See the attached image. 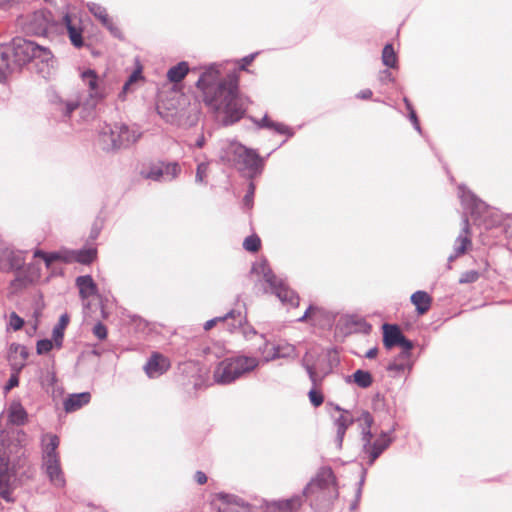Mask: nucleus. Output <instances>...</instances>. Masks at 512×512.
I'll return each instance as SVG.
<instances>
[{"instance_id":"obj_1","label":"nucleus","mask_w":512,"mask_h":512,"mask_svg":"<svg viewBox=\"0 0 512 512\" xmlns=\"http://www.w3.org/2000/svg\"><path fill=\"white\" fill-rule=\"evenodd\" d=\"M80 78L84 87L81 93L67 100H63L59 96H55L52 100L59 106L58 109L65 117H69L80 105L94 108L107 96L104 80L101 79L94 70H84L81 72Z\"/></svg>"},{"instance_id":"obj_2","label":"nucleus","mask_w":512,"mask_h":512,"mask_svg":"<svg viewBox=\"0 0 512 512\" xmlns=\"http://www.w3.org/2000/svg\"><path fill=\"white\" fill-rule=\"evenodd\" d=\"M303 494L310 500V505L315 511H328L338 496L335 476L331 468H321L316 477L305 487Z\"/></svg>"},{"instance_id":"obj_3","label":"nucleus","mask_w":512,"mask_h":512,"mask_svg":"<svg viewBox=\"0 0 512 512\" xmlns=\"http://www.w3.org/2000/svg\"><path fill=\"white\" fill-rule=\"evenodd\" d=\"M355 422L361 430V443L363 458L367 459L369 466L373 465L376 459L391 445L393 439L388 432L382 431L375 440H373L372 426L374 418L369 411L363 410L355 418Z\"/></svg>"},{"instance_id":"obj_4","label":"nucleus","mask_w":512,"mask_h":512,"mask_svg":"<svg viewBox=\"0 0 512 512\" xmlns=\"http://www.w3.org/2000/svg\"><path fill=\"white\" fill-rule=\"evenodd\" d=\"M221 66V64H211L202 72L196 82L197 88L203 94L205 104L209 107L217 106L219 97L230 86V80L238 78L236 71H233L221 79Z\"/></svg>"},{"instance_id":"obj_5","label":"nucleus","mask_w":512,"mask_h":512,"mask_svg":"<svg viewBox=\"0 0 512 512\" xmlns=\"http://www.w3.org/2000/svg\"><path fill=\"white\" fill-rule=\"evenodd\" d=\"M141 136L142 133L137 128L125 124H105L99 131L98 142L104 151L109 152L128 148Z\"/></svg>"},{"instance_id":"obj_6","label":"nucleus","mask_w":512,"mask_h":512,"mask_svg":"<svg viewBox=\"0 0 512 512\" xmlns=\"http://www.w3.org/2000/svg\"><path fill=\"white\" fill-rule=\"evenodd\" d=\"M259 365L256 357L237 356L220 361L214 369L213 379L221 385L231 384Z\"/></svg>"},{"instance_id":"obj_7","label":"nucleus","mask_w":512,"mask_h":512,"mask_svg":"<svg viewBox=\"0 0 512 512\" xmlns=\"http://www.w3.org/2000/svg\"><path fill=\"white\" fill-rule=\"evenodd\" d=\"M238 78L230 80V86L219 97L218 105L212 107L215 110L223 108L225 113L224 124L230 125L239 121L245 114L246 106L238 94Z\"/></svg>"},{"instance_id":"obj_8","label":"nucleus","mask_w":512,"mask_h":512,"mask_svg":"<svg viewBox=\"0 0 512 512\" xmlns=\"http://www.w3.org/2000/svg\"><path fill=\"white\" fill-rule=\"evenodd\" d=\"M252 271L262 275L263 280L269 285L271 293L275 294L282 303L298 306L299 299L294 291L282 279L278 278L265 262L254 265Z\"/></svg>"},{"instance_id":"obj_9","label":"nucleus","mask_w":512,"mask_h":512,"mask_svg":"<svg viewBox=\"0 0 512 512\" xmlns=\"http://www.w3.org/2000/svg\"><path fill=\"white\" fill-rule=\"evenodd\" d=\"M227 154L229 161H233L239 170L248 171L250 174L255 173L261 166L258 153L240 143H230L227 147Z\"/></svg>"},{"instance_id":"obj_10","label":"nucleus","mask_w":512,"mask_h":512,"mask_svg":"<svg viewBox=\"0 0 512 512\" xmlns=\"http://www.w3.org/2000/svg\"><path fill=\"white\" fill-rule=\"evenodd\" d=\"M9 453L7 447H0V494L8 502L11 501L10 483L15 477V466L11 464Z\"/></svg>"},{"instance_id":"obj_11","label":"nucleus","mask_w":512,"mask_h":512,"mask_svg":"<svg viewBox=\"0 0 512 512\" xmlns=\"http://www.w3.org/2000/svg\"><path fill=\"white\" fill-rule=\"evenodd\" d=\"M181 168L176 162H159L153 164L149 169L143 172L146 179L153 181H172L180 173Z\"/></svg>"},{"instance_id":"obj_12","label":"nucleus","mask_w":512,"mask_h":512,"mask_svg":"<svg viewBox=\"0 0 512 512\" xmlns=\"http://www.w3.org/2000/svg\"><path fill=\"white\" fill-rule=\"evenodd\" d=\"M37 45V43L26 39L14 40L11 55L13 54L15 63L22 66L32 62L33 57H35Z\"/></svg>"},{"instance_id":"obj_13","label":"nucleus","mask_w":512,"mask_h":512,"mask_svg":"<svg viewBox=\"0 0 512 512\" xmlns=\"http://www.w3.org/2000/svg\"><path fill=\"white\" fill-rule=\"evenodd\" d=\"M330 405L333 406L337 412H340V415L335 417L333 421L334 427L336 429L335 443L337 448L340 449L342 447L346 431L355 422V418L350 411L341 408L339 405Z\"/></svg>"},{"instance_id":"obj_14","label":"nucleus","mask_w":512,"mask_h":512,"mask_svg":"<svg viewBox=\"0 0 512 512\" xmlns=\"http://www.w3.org/2000/svg\"><path fill=\"white\" fill-rule=\"evenodd\" d=\"M24 257L5 244H0V271L10 272L19 270L24 265Z\"/></svg>"},{"instance_id":"obj_15","label":"nucleus","mask_w":512,"mask_h":512,"mask_svg":"<svg viewBox=\"0 0 512 512\" xmlns=\"http://www.w3.org/2000/svg\"><path fill=\"white\" fill-rule=\"evenodd\" d=\"M218 501L215 505L219 512H252L247 502L234 495L219 494Z\"/></svg>"},{"instance_id":"obj_16","label":"nucleus","mask_w":512,"mask_h":512,"mask_svg":"<svg viewBox=\"0 0 512 512\" xmlns=\"http://www.w3.org/2000/svg\"><path fill=\"white\" fill-rule=\"evenodd\" d=\"M32 63L37 68V72L47 78L50 76L54 65L53 55L49 49L38 44Z\"/></svg>"},{"instance_id":"obj_17","label":"nucleus","mask_w":512,"mask_h":512,"mask_svg":"<svg viewBox=\"0 0 512 512\" xmlns=\"http://www.w3.org/2000/svg\"><path fill=\"white\" fill-rule=\"evenodd\" d=\"M170 360L160 353H153L144 365V371L149 378H157L170 368Z\"/></svg>"},{"instance_id":"obj_18","label":"nucleus","mask_w":512,"mask_h":512,"mask_svg":"<svg viewBox=\"0 0 512 512\" xmlns=\"http://www.w3.org/2000/svg\"><path fill=\"white\" fill-rule=\"evenodd\" d=\"M42 468L54 487L63 488L65 486L66 480L61 468L60 458L42 463Z\"/></svg>"},{"instance_id":"obj_19","label":"nucleus","mask_w":512,"mask_h":512,"mask_svg":"<svg viewBox=\"0 0 512 512\" xmlns=\"http://www.w3.org/2000/svg\"><path fill=\"white\" fill-rule=\"evenodd\" d=\"M42 463L51 462L59 459L57 449L59 447L60 440L57 435L45 434L42 436Z\"/></svg>"},{"instance_id":"obj_20","label":"nucleus","mask_w":512,"mask_h":512,"mask_svg":"<svg viewBox=\"0 0 512 512\" xmlns=\"http://www.w3.org/2000/svg\"><path fill=\"white\" fill-rule=\"evenodd\" d=\"M459 196L464 208L469 210L471 214L480 213L486 207L484 202L463 185L459 186Z\"/></svg>"},{"instance_id":"obj_21","label":"nucleus","mask_w":512,"mask_h":512,"mask_svg":"<svg viewBox=\"0 0 512 512\" xmlns=\"http://www.w3.org/2000/svg\"><path fill=\"white\" fill-rule=\"evenodd\" d=\"M470 226L469 220L466 216L462 219V230L455 240L454 244V257H459L464 254L469 246H471V239L469 237Z\"/></svg>"},{"instance_id":"obj_22","label":"nucleus","mask_w":512,"mask_h":512,"mask_svg":"<svg viewBox=\"0 0 512 512\" xmlns=\"http://www.w3.org/2000/svg\"><path fill=\"white\" fill-rule=\"evenodd\" d=\"M301 505L302 496H294L284 501L270 503L266 512H296Z\"/></svg>"},{"instance_id":"obj_23","label":"nucleus","mask_w":512,"mask_h":512,"mask_svg":"<svg viewBox=\"0 0 512 512\" xmlns=\"http://www.w3.org/2000/svg\"><path fill=\"white\" fill-rule=\"evenodd\" d=\"M383 344L387 349L400 344L403 333L397 325L384 324L383 325Z\"/></svg>"},{"instance_id":"obj_24","label":"nucleus","mask_w":512,"mask_h":512,"mask_svg":"<svg viewBox=\"0 0 512 512\" xmlns=\"http://www.w3.org/2000/svg\"><path fill=\"white\" fill-rule=\"evenodd\" d=\"M76 285L82 299H87L98 292L97 285L90 275H83L76 278Z\"/></svg>"},{"instance_id":"obj_25","label":"nucleus","mask_w":512,"mask_h":512,"mask_svg":"<svg viewBox=\"0 0 512 512\" xmlns=\"http://www.w3.org/2000/svg\"><path fill=\"white\" fill-rule=\"evenodd\" d=\"M63 22H64V24L66 26V29H67V32H68L69 39H70L71 43L76 48H81L83 46V44H84L83 38H82V29H81V27L77 26L73 22V19H72V17L69 14H66L63 17Z\"/></svg>"},{"instance_id":"obj_26","label":"nucleus","mask_w":512,"mask_h":512,"mask_svg":"<svg viewBox=\"0 0 512 512\" xmlns=\"http://www.w3.org/2000/svg\"><path fill=\"white\" fill-rule=\"evenodd\" d=\"M91 395L89 392L72 394L64 401V409L66 412H73L89 403Z\"/></svg>"},{"instance_id":"obj_27","label":"nucleus","mask_w":512,"mask_h":512,"mask_svg":"<svg viewBox=\"0 0 512 512\" xmlns=\"http://www.w3.org/2000/svg\"><path fill=\"white\" fill-rule=\"evenodd\" d=\"M410 300L420 315L426 313L431 307L432 298L425 291L419 290L414 292Z\"/></svg>"},{"instance_id":"obj_28","label":"nucleus","mask_w":512,"mask_h":512,"mask_svg":"<svg viewBox=\"0 0 512 512\" xmlns=\"http://www.w3.org/2000/svg\"><path fill=\"white\" fill-rule=\"evenodd\" d=\"M346 383H355L360 388H368L373 383V377L369 371L362 369L356 370L352 375L345 379Z\"/></svg>"},{"instance_id":"obj_29","label":"nucleus","mask_w":512,"mask_h":512,"mask_svg":"<svg viewBox=\"0 0 512 512\" xmlns=\"http://www.w3.org/2000/svg\"><path fill=\"white\" fill-rule=\"evenodd\" d=\"M9 353H10L9 359L11 361V365H12L13 369L16 371H19L24 366V363L23 362L17 363L15 361L16 355L19 354L22 361H25L29 355L27 348L23 345L12 343L9 348Z\"/></svg>"},{"instance_id":"obj_30","label":"nucleus","mask_w":512,"mask_h":512,"mask_svg":"<svg viewBox=\"0 0 512 512\" xmlns=\"http://www.w3.org/2000/svg\"><path fill=\"white\" fill-rule=\"evenodd\" d=\"M11 48L0 46V82H3L11 71Z\"/></svg>"},{"instance_id":"obj_31","label":"nucleus","mask_w":512,"mask_h":512,"mask_svg":"<svg viewBox=\"0 0 512 512\" xmlns=\"http://www.w3.org/2000/svg\"><path fill=\"white\" fill-rule=\"evenodd\" d=\"M189 72V67L186 62H180L177 65L171 67L167 72V78L170 82L178 83L184 79Z\"/></svg>"},{"instance_id":"obj_32","label":"nucleus","mask_w":512,"mask_h":512,"mask_svg":"<svg viewBox=\"0 0 512 512\" xmlns=\"http://www.w3.org/2000/svg\"><path fill=\"white\" fill-rule=\"evenodd\" d=\"M9 420L15 425H23L27 420V412L20 403H13L9 409Z\"/></svg>"},{"instance_id":"obj_33","label":"nucleus","mask_w":512,"mask_h":512,"mask_svg":"<svg viewBox=\"0 0 512 512\" xmlns=\"http://www.w3.org/2000/svg\"><path fill=\"white\" fill-rule=\"evenodd\" d=\"M69 323V316L67 314H63L60 316L58 324L53 328L52 337L57 348L62 346L64 330Z\"/></svg>"},{"instance_id":"obj_34","label":"nucleus","mask_w":512,"mask_h":512,"mask_svg":"<svg viewBox=\"0 0 512 512\" xmlns=\"http://www.w3.org/2000/svg\"><path fill=\"white\" fill-rule=\"evenodd\" d=\"M258 128L273 129L279 134H286L289 132V128L281 123L274 122L265 115L261 120H254Z\"/></svg>"},{"instance_id":"obj_35","label":"nucleus","mask_w":512,"mask_h":512,"mask_svg":"<svg viewBox=\"0 0 512 512\" xmlns=\"http://www.w3.org/2000/svg\"><path fill=\"white\" fill-rule=\"evenodd\" d=\"M87 8L89 12L101 22L102 25L108 24V20L110 18L107 14L106 8L94 2L87 3Z\"/></svg>"},{"instance_id":"obj_36","label":"nucleus","mask_w":512,"mask_h":512,"mask_svg":"<svg viewBox=\"0 0 512 512\" xmlns=\"http://www.w3.org/2000/svg\"><path fill=\"white\" fill-rule=\"evenodd\" d=\"M382 62L385 66L394 68L397 64V56L391 44H386L382 51Z\"/></svg>"},{"instance_id":"obj_37","label":"nucleus","mask_w":512,"mask_h":512,"mask_svg":"<svg viewBox=\"0 0 512 512\" xmlns=\"http://www.w3.org/2000/svg\"><path fill=\"white\" fill-rule=\"evenodd\" d=\"M96 257L95 249H83L73 252V258L81 264H89Z\"/></svg>"},{"instance_id":"obj_38","label":"nucleus","mask_w":512,"mask_h":512,"mask_svg":"<svg viewBox=\"0 0 512 512\" xmlns=\"http://www.w3.org/2000/svg\"><path fill=\"white\" fill-rule=\"evenodd\" d=\"M260 244V238L256 235H251L245 238L243 242V247L247 251L256 252L259 250Z\"/></svg>"},{"instance_id":"obj_39","label":"nucleus","mask_w":512,"mask_h":512,"mask_svg":"<svg viewBox=\"0 0 512 512\" xmlns=\"http://www.w3.org/2000/svg\"><path fill=\"white\" fill-rule=\"evenodd\" d=\"M272 350L273 353L271 354V356L266 357L267 361L270 359L286 357L293 351V348L290 345H286L285 347H281L280 345H278L272 346Z\"/></svg>"},{"instance_id":"obj_40","label":"nucleus","mask_w":512,"mask_h":512,"mask_svg":"<svg viewBox=\"0 0 512 512\" xmlns=\"http://www.w3.org/2000/svg\"><path fill=\"white\" fill-rule=\"evenodd\" d=\"M34 257L35 258H37V257L42 258L45 261L47 266H50L51 263H53L56 260L62 259L61 254L58 253V252L45 253V252H43L41 250H36L34 252Z\"/></svg>"},{"instance_id":"obj_41","label":"nucleus","mask_w":512,"mask_h":512,"mask_svg":"<svg viewBox=\"0 0 512 512\" xmlns=\"http://www.w3.org/2000/svg\"><path fill=\"white\" fill-rule=\"evenodd\" d=\"M30 283H31V279L28 276L22 275V274H17L15 279H13L11 281L10 285L13 290L17 291V290L27 287Z\"/></svg>"},{"instance_id":"obj_42","label":"nucleus","mask_w":512,"mask_h":512,"mask_svg":"<svg viewBox=\"0 0 512 512\" xmlns=\"http://www.w3.org/2000/svg\"><path fill=\"white\" fill-rule=\"evenodd\" d=\"M397 346H400L403 351L399 355V359L407 360L410 357L411 350L414 347V344L411 340L407 339L405 336H403L400 344Z\"/></svg>"},{"instance_id":"obj_43","label":"nucleus","mask_w":512,"mask_h":512,"mask_svg":"<svg viewBox=\"0 0 512 512\" xmlns=\"http://www.w3.org/2000/svg\"><path fill=\"white\" fill-rule=\"evenodd\" d=\"M303 366L309 376V379L313 384V387H317L321 383L322 378L318 375L313 365H310L309 363L304 361Z\"/></svg>"},{"instance_id":"obj_44","label":"nucleus","mask_w":512,"mask_h":512,"mask_svg":"<svg viewBox=\"0 0 512 512\" xmlns=\"http://www.w3.org/2000/svg\"><path fill=\"white\" fill-rule=\"evenodd\" d=\"M480 277V274L476 270H469L465 271L461 274V277L459 278L460 284H468V283H474L476 282Z\"/></svg>"},{"instance_id":"obj_45","label":"nucleus","mask_w":512,"mask_h":512,"mask_svg":"<svg viewBox=\"0 0 512 512\" xmlns=\"http://www.w3.org/2000/svg\"><path fill=\"white\" fill-rule=\"evenodd\" d=\"M53 346H55V343L52 340H49V339L39 340L36 345L37 354L42 355V354L48 353L53 348Z\"/></svg>"},{"instance_id":"obj_46","label":"nucleus","mask_w":512,"mask_h":512,"mask_svg":"<svg viewBox=\"0 0 512 512\" xmlns=\"http://www.w3.org/2000/svg\"><path fill=\"white\" fill-rule=\"evenodd\" d=\"M24 325V320L15 312L9 316V327L14 331L20 330Z\"/></svg>"},{"instance_id":"obj_47","label":"nucleus","mask_w":512,"mask_h":512,"mask_svg":"<svg viewBox=\"0 0 512 512\" xmlns=\"http://www.w3.org/2000/svg\"><path fill=\"white\" fill-rule=\"evenodd\" d=\"M404 102L406 104V107L407 109L409 110V119L411 120V122L413 123V126L414 128L419 132L421 133V127H420V124H419V121H418V118H417V115H416V112L414 111L411 103L409 102V100L407 98H404Z\"/></svg>"},{"instance_id":"obj_48","label":"nucleus","mask_w":512,"mask_h":512,"mask_svg":"<svg viewBox=\"0 0 512 512\" xmlns=\"http://www.w3.org/2000/svg\"><path fill=\"white\" fill-rule=\"evenodd\" d=\"M308 396H309V400H310L311 404L314 407H319L324 401V397H323L322 393H320L319 391H316L315 387H313L309 391Z\"/></svg>"},{"instance_id":"obj_49","label":"nucleus","mask_w":512,"mask_h":512,"mask_svg":"<svg viewBox=\"0 0 512 512\" xmlns=\"http://www.w3.org/2000/svg\"><path fill=\"white\" fill-rule=\"evenodd\" d=\"M208 171V163L202 162L198 164L196 170V182L202 183L204 182L205 177L207 176Z\"/></svg>"},{"instance_id":"obj_50","label":"nucleus","mask_w":512,"mask_h":512,"mask_svg":"<svg viewBox=\"0 0 512 512\" xmlns=\"http://www.w3.org/2000/svg\"><path fill=\"white\" fill-rule=\"evenodd\" d=\"M93 333L94 335L100 339V340H104L106 337H107V328L104 324H102L101 322H98L94 327H93Z\"/></svg>"},{"instance_id":"obj_51","label":"nucleus","mask_w":512,"mask_h":512,"mask_svg":"<svg viewBox=\"0 0 512 512\" xmlns=\"http://www.w3.org/2000/svg\"><path fill=\"white\" fill-rule=\"evenodd\" d=\"M254 190H255L254 184L251 182L249 184V190H248V192L246 193V195L244 196V199H243V203H244V205L247 208H251L252 207Z\"/></svg>"},{"instance_id":"obj_52","label":"nucleus","mask_w":512,"mask_h":512,"mask_svg":"<svg viewBox=\"0 0 512 512\" xmlns=\"http://www.w3.org/2000/svg\"><path fill=\"white\" fill-rule=\"evenodd\" d=\"M232 315H233V311H230L227 313V315L225 317H215L213 319H210L204 324V329L210 330L212 327H214L216 325L217 322L224 321L227 317H230Z\"/></svg>"},{"instance_id":"obj_53","label":"nucleus","mask_w":512,"mask_h":512,"mask_svg":"<svg viewBox=\"0 0 512 512\" xmlns=\"http://www.w3.org/2000/svg\"><path fill=\"white\" fill-rule=\"evenodd\" d=\"M406 367H407V365L405 363L398 362V360L395 359L394 361L389 363V365L387 366V370L395 371V372H402L406 369Z\"/></svg>"},{"instance_id":"obj_54","label":"nucleus","mask_w":512,"mask_h":512,"mask_svg":"<svg viewBox=\"0 0 512 512\" xmlns=\"http://www.w3.org/2000/svg\"><path fill=\"white\" fill-rule=\"evenodd\" d=\"M103 26H105L114 37H122L120 29L112 22L111 19L108 20V24H103Z\"/></svg>"},{"instance_id":"obj_55","label":"nucleus","mask_w":512,"mask_h":512,"mask_svg":"<svg viewBox=\"0 0 512 512\" xmlns=\"http://www.w3.org/2000/svg\"><path fill=\"white\" fill-rule=\"evenodd\" d=\"M257 53L249 54L241 59V65L239 67L240 70H246V66L249 65L255 58Z\"/></svg>"},{"instance_id":"obj_56","label":"nucleus","mask_w":512,"mask_h":512,"mask_svg":"<svg viewBox=\"0 0 512 512\" xmlns=\"http://www.w3.org/2000/svg\"><path fill=\"white\" fill-rule=\"evenodd\" d=\"M18 384H19L18 376H17V374H13L9 378L5 388H6V390H10V389L18 386Z\"/></svg>"},{"instance_id":"obj_57","label":"nucleus","mask_w":512,"mask_h":512,"mask_svg":"<svg viewBox=\"0 0 512 512\" xmlns=\"http://www.w3.org/2000/svg\"><path fill=\"white\" fill-rule=\"evenodd\" d=\"M363 483H364V476L359 481V487H358L357 492H356V500H355V502L351 506L352 509H354L357 506V504H358V502L360 500Z\"/></svg>"},{"instance_id":"obj_58","label":"nucleus","mask_w":512,"mask_h":512,"mask_svg":"<svg viewBox=\"0 0 512 512\" xmlns=\"http://www.w3.org/2000/svg\"><path fill=\"white\" fill-rule=\"evenodd\" d=\"M195 480L198 484L200 485H203L207 482V476L204 472L202 471H197L195 473Z\"/></svg>"},{"instance_id":"obj_59","label":"nucleus","mask_w":512,"mask_h":512,"mask_svg":"<svg viewBox=\"0 0 512 512\" xmlns=\"http://www.w3.org/2000/svg\"><path fill=\"white\" fill-rule=\"evenodd\" d=\"M371 97H372V91L370 89L361 90L357 94V98L363 99V100L370 99Z\"/></svg>"},{"instance_id":"obj_60","label":"nucleus","mask_w":512,"mask_h":512,"mask_svg":"<svg viewBox=\"0 0 512 512\" xmlns=\"http://www.w3.org/2000/svg\"><path fill=\"white\" fill-rule=\"evenodd\" d=\"M377 354H378V349L376 347H373L366 352L365 357L368 359H373L377 356Z\"/></svg>"},{"instance_id":"obj_61","label":"nucleus","mask_w":512,"mask_h":512,"mask_svg":"<svg viewBox=\"0 0 512 512\" xmlns=\"http://www.w3.org/2000/svg\"><path fill=\"white\" fill-rule=\"evenodd\" d=\"M314 310H315V308H314L313 306H309V307H308V309L305 311L304 315H303V316H301V317L298 319V321H299V322H303V321H305V320L308 318V316H309V315H310Z\"/></svg>"},{"instance_id":"obj_62","label":"nucleus","mask_w":512,"mask_h":512,"mask_svg":"<svg viewBox=\"0 0 512 512\" xmlns=\"http://www.w3.org/2000/svg\"><path fill=\"white\" fill-rule=\"evenodd\" d=\"M381 80L382 81H385V80L392 81L393 80L392 74L388 70L383 71Z\"/></svg>"},{"instance_id":"obj_63","label":"nucleus","mask_w":512,"mask_h":512,"mask_svg":"<svg viewBox=\"0 0 512 512\" xmlns=\"http://www.w3.org/2000/svg\"><path fill=\"white\" fill-rule=\"evenodd\" d=\"M137 75H138V73H137V72H134V73L130 76L129 81H128V82H126V83H125V85H124V87H123V88H124V90H126V89H127V87L130 85V83H131V82H133V81L137 78Z\"/></svg>"},{"instance_id":"obj_64","label":"nucleus","mask_w":512,"mask_h":512,"mask_svg":"<svg viewBox=\"0 0 512 512\" xmlns=\"http://www.w3.org/2000/svg\"><path fill=\"white\" fill-rule=\"evenodd\" d=\"M204 144H205L204 136L199 137V138L197 139V141H196V146H197L198 148H202V147L204 146Z\"/></svg>"}]
</instances>
